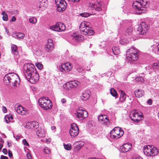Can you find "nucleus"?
Instances as JSON below:
<instances>
[{"label": "nucleus", "instance_id": "nucleus-27", "mask_svg": "<svg viewBox=\"0 0 159 159\" xmlns=\"http://www.w3.org/2000/svg\"><path fill=\"white\" fill-rule=\"evenodd\" d=\"M36 134L39 137H42L44 136L45 135L44 130L42 129H39L36 132Z\"/></svg>", "mask_w": 159, "mask_h": 159}, {"label": "nucleus", "instance_id": "nucleus-17", "mask_svg": "<svg viewBox=\"0 0 159 159\" xmlns=\"http://www.w3.org/2000/svg\"><path fill=\"white\" fill-rule=\"evenodd\" d=\"M61 67H60V70L62 72L69 71L72 68L71 64L67 62L61 65Z\"/></svg>", "mask_w": 159, "mask_h": 159}, {"label": "nucleus", "instance_id": "nucleus-60", "mask_svg": "<svg viewBox=\"0 0 159 159\" xmlns=\"http://www.w3.org/2000/svg\"><path fill=\"white\" fill-rule=\"evenodd\" d=\"M56 129V127L55 126H52L51 127V129L52 130H55Z\"/></svg>", "mask_w": 159, "mask_h": 159}, {"label": "nucleus", "instance_id": "nucleus-61", "mask_svg": "<svg viewBox=\"0 0 159 159\" xmlns=\"http://www.w3.org/2000/svg\"><path fill=\"white\" fill-rule=\"evenodd\" d=\"M10 117L11 119H13V117L11 115H10V116H8L7 117V118H8V120H9L10 119Z\"/></svg>", "mask_w": 159, "mask_h": 159}, {"label": "nucleus", "instance_id": "nucleus-32", "mask_svg": "<svg viewBox=\"0 0 159 159\" xmlns=\"http://www.w3.org/2000/svg\"><path fill=\"white\" fill-rule=\"evenodd\" d=\"M112 50L114 54L115 55H117L120 53V50L118 47H113L112 48Z\"/></svg>", "mask_w": 159, "mask_h": 159}, {"label": "nucleus", "instance_id": "nucleus-5", "mask_svg": "<svg viewBox=\"0 0 159 159\" xmlns=\"http://www.w3.org/2000/svg\"><path fill=\"white\" fill-rule=\"evenodd\" d=\"M87 22L86 21L82 22L80 25V29L84 35H93L94 34L93 30L91 28L87 25Z\"/></svg>", "mask_w": 159, "mask_h": 159}, {"label": "nucleus", "instance_id": "nucleus-7", "mask_svg": "<svg viewBox=\"0 0 159 159\" xmlns=\"http://www.w3.org/2000/svg\"><path fill=\"white\" fill-rule=\"evenodd\" d=\"M124 133L123 130L120 127H115L110 132L111 137L115 139L120 138Z\"/></svg>", "mask_w": 159, "mask_h": 159}, {"label": "nucleus", "instance_id": "nucleus-43", "mask_svg": "<svg viewBox=\"0 0 159 159\" xmlns=\"http://www.w3.org/2000/svg\"><path fill=\"white\" fill-rule=\"evenodd\" d=\"M80 16H81L82 17H87L89 16V13L86 12H84L81 13L80 14Z\"/></svg>", "mask_w": 159, "mask_h": 159}, {"label": "nucleus", "instance_id": "nucleus-55", "mask_svg": "<svg viewBox=\"0 0 159 159\" xmlns=\"http://www.w3.org/2000/svg\"><path fill=\"white\" fill-rule=\"evenodd\" d=\"M2 110L3 111V112L4 113H6L7 111V109L6 107H3L2 108Z\"/></svg>", "mask_w": 159, "mask_h": 159}, {"label": "nucleus", "instance_id": "nucleus-30", "mask_svg": "<svg viewBox=\"0 0 159 159\" xmlns=\"http://www.w3.org/2000/svg\"><path fill=\"white\" fill-rule=\"evenodd\" d=\"M75 144L76 145V149L77 150H79L80 148L83 146L84 143L82 141H80L76 142Z\"/></svg>", "mask_w": 159, "mask_h": 159}, {"label": "nucleus", "instance_id": "nucleus-24", "mask_svg": "<svg viewBox=\"0 0 159 159\" xmlns=\"http://www.w3.org/2000/svg\"><path fill=\"white\" fill-rule=\"evenodd\" d=\"M48 6V1L47 0H39V4L37 5V7L39 8L42 7H45Z\"/></svg>", "mask_w": 159, "mask_h": 159}, {"label": "nucleus", "instance_id": "nucleus-46", "mask_svg": "<svg viewBox=\"0 0 159 159\" xmlns=\"http://www.w3.org/2000/svg\"><path fill=\"white\" fill-rule=\"evenodd\" d=\"M77 70L78 72L81 73L83 71V69L81 67H79L77 69Z\"/></svg>", "mask_w": 159, "mask_h": 159}, {"label": "nucleus", "instance_id": "nucleus-2", "mask_svg": "<svg viewBox=\"0 0 159 159\" xmlns=\"http://www.w3.org/2000/svg\"><path fill=\"white\" fill-rule=\"evenodd\" d=\"M3 80L6 83H11L14 86H17L20 82L19 76L14 72L9 73L6 75Z\"/></svg>", "mask_w": 159, "mask_h": 159}, {"label": "nucleus", "instance_id": "nucleus-12", "mask_svg": "<svg viewBox=\"0 0 159 159\" xmlns=\"http://www.w3.org/2000/svg\"><path fill=\"white\" fill-rule=\"evenodd\" d=\"M50 28L51 30L54 31L61 32L64 31L65 30L66 26L63 23L58 22L55 25L51 26Z\"/></svg>", "mask_w": 159, "mask_h": 159}, {"label": "nucleus", "instance_id": "nucleus-4", "mask_svg": "<svg viewBox=\"0 0 159 159\" xmlns=\"http://www.w3.org/2000/svg\"><path fill=\"white\" fill-rule=\"evenodd\" d=\"M40 107L44 110H47L51 108L52 103L50 100L48 99V98L46 97L40 98L38 101Z\"/></svg>", "mask_w": 159, "mask_h": 159}, {"label": "nucleus", "instance_id": "nucleus-3", "mask_svg": "<svg viewBox=\"0 0 159 159\" xmlns=\"http://www.w3.org/2000/svg\"><path fill=\"white\" fill-rule=\"evenodd\" d=\"M148 0H136L132 4L133 7L137 14H140L145 10Z\"/></svg>", "mask_w": 159, "mask_h": 159}, {"label": "nucleus", "instance_id": "nucleus-8", "mask_svg": "<svg viewBox=\"0 0 159 159\" xmlns=\"http://www.w3.org/2000/svg\"><path fill=\"white\" fill-rule=\"evenodd\" d=\"M143 114L141 112H138L137 110H133L130 114V117L133 121L137 123L141 120L143 118Z\"/></svg>", "mask_w": 159, "mask_h": 159}, {"label": "nucleus", "instance_id": "nucleus-48", "mask_svg": "<svg viewBox=\"0 0 159 159\" xmlns=\"http://www.w3.org/2000/svg\"><path fill=\"white\" fill-rule=\"evenodd\" d=\"M137 80L142 82L143 80V78L142 77L139 76L137 78Z\"/></svg>", "mask_w": 159, "mask_h": 159}, {"label": "nucleus", "instance_id": "nucleus-47", "mask_svg": "<svg viewBox=\"0 0 159 159\" xmlns=\"http://www.w3.org/2000/svg\"><path fill=\"white\" fill-rule=\"evenodd\" d=\"M95 5L93 4H89V7L92 9H95Z\"/></svg>", "mask_w": 159, "mask_h": 159}, {"label": "nucleus", "instance_id": "nucleus-49", "mask_svg": "<svg viewBox=\"0 0 159 159\" xmlns=\"http://www.w3.org/2000/svg\"><path fill=\"white\" fill-rule=\"evenodd\" d=\"M8 153L9 156V157L10 158H11L12 157V156H13V155L12 153V152L11 151H10L9 150L8 151Z\"/></svg>", "mask_w": 159, "mask_h": 159}, {"label": "nucleus", "instance_id": "nucleus-15", "mask_svg": "<svg viewBox=\"0 0 159 159\" xmlns=\"http://www.w3.org/2000/svg\"><path fill=\"white\" fill-rule=\"evenodd\" d=\"M139 56V53L134 54V55H132V56H131V57L129 56H127L128 60V63L131 65L135 64L138 61Z\"/></svg>", "mask_w": 159, "mask_h": 159}, {"label": "nucleus", "instance_id": "nucleus-14", "mask_svg": "<svg viewBox=\"0 0 159 159\" xmlns=\"http://www.w3.org/2000/svg\"><path fill=\"white\" fill-rule=\"evenodd\" d=\"M98 121L104 125L108 126L110 124L108 116L106 115L101 114L98 116Z\"/></svg>", "mask_w": 159, "mask_h": 159}, {"label": "nucleus", "instance_id": "nucleus-62", "mask_svg": "<svg viewBox=\"0 0 159 159\" xmlns=\"http://www.w3.org/2000/svg\"><path fill=\"white\" fill-rule=\"evenodd\" d=\"M69 1H70L72 2H77L79 1L80 0H69Z\"/></svg>", "mask_w": 159, "mask_h": 159}, {"label": "nucleus", "instance_id": "nucleus-56", "mask_svg": "<svg viewBox=\"0 0 159 159\" xmlns=\"http://www.w3.org/2000/svg\"><path fill=\"white\" fill-rule=\"evenodd\" d=\"M14 137L17 140H19L20 139V137L19 135H16V136L14 135Z\"/></svg>", "mask_w": 159, "mask_h": 159}, {"label": "nucleus", "instance_id": "nucleus-22", "mask_svg": "<svg viewBox=\"0 0 159 159\" xmlns=\"http://www.w3.org/2000/svg\"><path fill=\"white\" fill-rule=\"evenodd\" d=\"M89 93H90V91L89 90H87L83 93L80 97L81 99L83 101L88 99L90 95Z\"/></svg>", "mask_w": 159, "mask_h": 159}, {"label": "nucleus", "instance_id": "nucleus-34", "mask_svg": "<svg viewBox=\"0 0 159 159\" xmlns=\"http://www.w3.org/2000/svg\"><path fill=\"white\" fill-rule=\"evenodd\" d=\"M133 29L131 27H129L126 30L125 34L130 36L132 34Z\"/></svg>", "mask_w": 159, "mask_h": 159}, {"label": "nucleus", "instance_id": "nucleus-53", "mask_svg": "<svg viewBox=\"0 0 159 159\" xmlns=\"http://www.w3.org/2000/svg\"><path fill=\"white\" fill-rule=\"evenodd\" d=\"M120 43L122 44H123L125 43V40L123 39L120 41Z\"/></svg>", "mask_w": 159, "mask_h": 159}, {"label": "nucleus", "instance_id": "nucleus-40", "mask_svg": "<svg viewBox=\"0 0 159 159\" xmlns=\"http://www.w3.org/2000/svg\"><path fill=\"white\" fill-rule=\"evenodd\" d=\"M153 69H159V62L153 63L152 65Z\"/></svg>", "mask_w": 159, "mask_h": 159}, {"label": "nucleus", "instance_id": "nucleus-20", "mask_svg": "<svg viewBox=\"0 0 159 159\" xmlns=\"http://www.w3.org/2000/svg\"><path fill=\"white\" fill-rule=\"evenodd\" d=\"M71 37L74 40L77 42H80L84 40L83 36L77 33H73L71 35Z\"/></svg>", "mask_w": 159, "mask_h": 159}, {"label": "nucleus", "instance_id": "nucleus-52", "mask_svg": "<svg viewBox=\"0 0 159 159\" xmlns=\"http://www.w3.org/2000/svg\"><path fill=\"white\" fill-rule=\"evenodd\" d=\"M28 159H30L31 158V154L30 153H28L27 154Z\"/></svg>", "mask_w": 159, "mask_h": 159}, {"label": "nucleus", "instance_id": "nucleus-16", "mask_svg": "<svg viewBox=\"0 0 159 159\" xmlns=\"http://www.w3.org/2000/svg\"><path fill=\"white\" fill-rule=\"evenodd\" d=\"M15 110L18 113L22 115H26L29 113L28 111L21 106L16 105Z\"/></svg>", "mask_w": 159, "mask_h": 159}, {"label": "nucleus", "instance_id": "nucleus-45", "mask_svg": "<svg viewBox=\"0 0 159 159\" xmlns=\"http://www.w3.org/2000/svg\"><path fill=\"white\" fill-rule=\"evenodd\" d=\"M22 142L24 145H25V146H29V143L27 142V141L25 139H23L22 140Z\"/></svg>", "mask_w": 159, "mask_h": 159}, {"label": "nucleus", "instance_id": "nucleus-54", "mask_svg": "<svg viewBox=\"0 0 159 159\" xmlns=\"http://www.w3.org/2000/svg\"><path fill=\"white\" fill-rule=\"evenodd\" d=\"M0 159H8V158L4 156H1Z\"/></svg>", "mask_w": 159, "mask_h": 159}, {"label": "nucleus", "instance_id": "nucleus-26", "mask_svg": "<svg viewBox=\"0 0 159 159\" xmlns=\"http://www.w3.org/2000/svg\"><path fill=\"white\" fill-rule=\"evenodd\" d=\"M11 50L12 51V52L16 56H19L18 55V52L17 51V47L15 45H12L11 46Z\"/></svg>", "mask_w": 159, "mask_h": 159}, {"label": "nucleus", "instance_id": "nucleus-36", "mask_svg": "<svg viewBox=\"0 0 159 159\" xmlns=\"http://www.w3.org/2000/svg\"><path fill=\"white\" fill-rule=\"evenodd\" d=\"M110 93L113 97H116L117 93L116 90L114 88H111L110 90Z\"/></svg>", "mask_w": 159, "mask_h": 159}, {"label": "nucleus", "instance_id": "nucleus-59", "mask_svg": "<svg viewBox=\"0 0 159 159\" xmlns=\"http://www.w3.org/2000/svg\"><path fill=\"white\" fill-rule=\"evenodd\" d=\"M105 42H102L101 44L100 45V46H101V47H102V48H104L105 47V46H103V45L104 44V45H105Z\"/></svg>", "mask_w": 159, "mask_h": 159}, {"label": "nucleus", "instance_id": "nucleus-23", "mask_svg": "<svg viewBox=\"0 0 159 159\" xmlns=\"http://www.w3.org/2000/svg\"><path fill=\"white\" fill-rule=\"evenodd\" d=\"M30 128L31 129H36L39 127V123L35 121H32L28 123Z\"/></svg>", "mask_w": 159, "mask_h": 159}, {"label": "nucleus", "instance_id": "nucleus-31", "mask_svg": "<svg viewBox=\"0 0 159 159\" xmlns=\"http://www.w3.org/2000/svg\"><path fill=\"white\" fill-rule=\"evenodd\" d=\"M103 3L102 2H98V5H96L94 9L98 11H100L102 10L101 7H102Z\"/></svg>", "mask_w": 159, "mask_h": 159}, {"label": "nucleus", "instance_id": "nucleus-64", "mask_svg": "<svg viewBox=\"0 0 159 159\" xmlns=\"http://www.w3.org/2000/svg\"><path fill=\"white\" fill-rule=\"evenodd\" d=\"M3 146V145L2 143H0V151L2 149V148Z\"/></svg>", "mask_w": 159, "mask_h": 159}, {"label": "nucleus", "instance_id": "nucleus-33", "mask_svg": "<svg viewBox=\"0 0 159 159\" xmlns=\"http://www.w3.org/2000/svg\"><path fill=\"white\" fill-rule=\"evenodd\" d=\"M152 48V51L155 53H158V52H159V50H158L159 48L158 47V45L156 46L155 45H153L151 47Z\"/></svg>", "mask_w": 159, "mask_h": 159}, {"label": "nucleus", "instance_id": "nucleus-25", "mask_svg": "<svg viewBox=\"0 0 159 159\" xmlns=\"http://www.w3.org/2000/svg\"><path fill=\"white\" fill-rule=\"evenodd\" d=\"M71 89L75 88L80 84L79 82L77 80H73L69 81Z\"/></svg>", "mask_w": 159, "mask_h": 159}, {"label": "nucleus", "instance_id": "nucleus-50", "mask_svg": "<svg viewBox=\"0 0 159 159\" xmlns=\"http://www.w3.org/2000/svg\"><path fill=\"white\" fill-rule=\"evenodd\" d=\"M147 103L149 105H151L152 104V101L151 99H149L148 100Z\"/></svg>", "mask_w": 159, "mask_h": 159}, {"label": "nucleus", "instance_id": "nucleus-29", "mask_svg": "<svg viewBox=\"0 0 159 159\" xmlns=\"http://www.w3.org/2000/svg\"><path fill=\"white\" fill-rule=\"evenodd\" d=\"M143 92L140 89L136 90L134 91V94L135 96L138 98L141 97L143 94Z\"/></svg>", "mask_w": 159, "mask_h": 159}, {"label": "nucleus", "instance_id": "nucleus-44", "mask_svg": "<svg viewBox=\"0 0 159 159\" xmlns=\"http://www.w3.org/2000/svg\"><path fill=\"white\" fill-rule=\"evenodd\" d=\"M37 67L39 69H42L43 67V65L42 64L40 63H38L35 64Z\"/></svg>", "mask_w": 159, "mask_h": 159}, {"label": "nucleus", "instance_id": "nucleus-63", "mask_svg": "<svg viewBox=\"0 0 159 159\" xmlns=\"http://www.w3.org/2000/svg\"><path fill=\"white\" fill-rule=\"evenodd\" d=\"M0 142L2 143H4V141L1 137H0Z\"/></svg>", "mask_w": 159, "mask_h": 159}, {"label": "nucleus", "instance_id": "nucleus-21", "mask_svg": "<svg viewBox=\"0 0 159 159\" xmlns=\"http://www.w3.org/2000/svg\"><path fill=\"white\" fill-rule=\"evenodd\" d=\"M139 53L138 52L137 49L135 48L134 47H131L129 49L128 51L126 52V55L127 56H129L131 57V56H132L131 55H134V54Z\"/></svg>", "mask_w": 159, "mask_h": 159}, {"label": "nucleus", "instance_id": "nucleus-11", "mask_svg": "<svg viewBox=\"0 0 159 159\" xmlns=\"http://www.w3.org/2000/svg\"><path fill=\"white\" fill-rule=\"evenodd\" d=\"M149 28L148 25L145 22H142L138 28L137 31L139 34L142 35H145Z\"/></svg>", "mask_w": 159, "mask_h": 159}, {"label": "nucleus", "instance_id": "nucleus-39", "mask_svg": "<svg viewBox=\"0 0 159 159\" xmlns=\"http://www.w3.org/2000/svg\"><path fill=\"white\" fill-rule=\"evenodd\" d=\"M43 152L44 153L49 154L51 153V151L49 148L46 147L43 149Z\"/></svg>", "mask_w": 159, "mask_h": 159}, {"label": "nucleus", "instance_id": "nucleus-19", "mask_svg": "<svg viewBox=\"0 0 159 159\" xmlns=\"http://www.w3.org/2000/svg\"><path fill=\"white\" fill-rule=\"evenodd\" d=\"M53 47L52 40L51 39H49L48 40V43L46 45L45 49L46 51L48 52L51 51Z\"/></svg>", "mask_w": 159, "mask_h": 159}, {"label": "nucleus", "instance_id": "nucleus-58", "mask_svg": "<svg viewBox=\"0 0 159 159\" xmlns=\"http://www.w3.org/2000/svg\"><path fill=\"white\" fill-rule=\"evenodd\" d=\"M66 99L65 98H62L61 100V102L62 103H64L66 102Z\"/></svg>", "mask_w": 159, "mask_h": 159}, {"label": "nucleus", "instance_id": "nucleus-18", "mask_svg": "<svg viewBox=\"0 0 159 159\" xmlns=\"http://www.w3.org/2000/svg\"><path fill=\"white\" fill-rule=\"evenodd\" d=\"M131 148L132 144L130 143H128L121 146L120 148V151L121 152H126L130 150Z\"/></svg>", "mask_w": 159, "mask_h": 159}, {"label": "nucleus", "instance_id": "nucleus-37", "mask_svg": "<svg viewBox=\"0 0 159 159\" xmlns=\"http://www.w3.org/2000/svg\"><path fill=\"white\" fill-rule=\"evenodd\" d=\"M2 15H3L2 19L4 21H7L8 20V16L7 14L4 11L2 12Z\"/></svg>", "mask_w": 159, "mask_h": 159}, {"label": "nucleus", "instance_id": "nucleus-13", "mask_svg": "<svg viewBox=\"0 0 159 159\" xmlns=\"http://www.w3.org/2000/svg\"><path fill=\"white\" fill-rule=\"evenodd\" d=\"M69 132L71 136L73 138L76 136L78 134L79 129L76 124L73 123L71 125V128Z\"/></svg>", "mask_w": 159, "mask_h": 159}, {"label": "nucleus", "instance_id": "nucleus-51", "mask_svg": "<svg viewBox=\"0 0 159 159\" xmlns=\"http://www.w3.org/2000/svg\"><path fill=\"white\" fill-rule=\"evenodd\" d=\"M2 152L5 154H7V149L5 148H3L2 150Z\"/></svg>", "mask_w": 159, "mask_h": 159}, {"label": "nucleus", "instance_id": "nucleus-35", "mask_svg": "<svg viewBox=\"0 0 159 159\" xmlns=\"http://www.w3.org/2000/svg\"><path fill=\"white\" fill-rule=\"evenodd\" d=\"M16 38L19 39H23L25 36L24 34L21 33H17L16 34Z\"/></svg>", "mask_w": 159, "mask_h": 159}, {"label": "nucleus", "instance_id": "nucleus-9", "mask_svg": "<svg viewBox=\"0 0 159 159\" xmlns=\"http://www.w3.org/2000/svg\"><path fill=\"white\" fill-rule=\"evenodd\" d=\"M76 117L79 120H82L86 118L88 116L87 112L83 109L82 108L80 107L77 110V113L75 114Z\"/></svg>", "mask_w": 159, "mask_h": 159}, {"label": "nucleus", "instance_id": "nucleus-28", "mask_svg": "<svg viewBox=\"0 0 159 159\" xmlns=\"http://www.w3.org/2000/svg\"><path fill=\"white\" fill-rule=\"evenodd\" d=\"M126 98V94L125 92L120 90V97L119 101L121 102H123L125 101Z\"/></svg>", "mask_w": 159, "mask_h": 159}, {"label": "nucleus", "instance_id": "nucleus-38", "mask_svg": "<svg viewBox=\"0 0 159 159\" xmlns=\"http://www.w3.org/2000/svg\"><path fill=\"white\" fill-rule=\"evenodd\" d=\"M63 87L66 90H69L70 88L71 89V86H70L69 82H66V83L64 84L63 85Z\"/></svg>", "mask_w": 159, "mask_h": 159}, {"label": "nucleus", "instance_id": "nucleus-41", "mask_svg": "<svg viewBox=\"0 0 159 159\" xmlns=\"http://www.w3.org/2000/svg\"><path fill=\"white\" fill-rule=\"evenodd\" d=\"M64 148L68 150H69L71 149V146L70 144H64Z\"/></svg>", "mask_w": 159, "mask_h": 159}, {"label": "nucleus", "instance_id": "nucleus-6", "mask_svg": "<svg viewBox=\"0 0 159 159\" xmlns=\"http://www.w3.org/2000/svg\"><path fill=\"white\" fill-rule=\"evenodd\" d=\"M143 152L144 154L148 156H154L157 155L158 150L153 145H146L143 148Z\"/></svg>", "mask_w": 159, "mask_h": 159}, {"label": "nucleus", "instance_id": "nucleus-42", "mask_svg": "<svg viewBox=\"0 0 159 159\" xmlns=\"http://www.w3.org/2000/svg\"><path fill=\"white\" fill-rule=\"evenodd\" d=\"M30 22L34 24L37 22V19L34 17H32L29 19Z\"/></svg>", "mask_w": 159, "mask_h": 159}, {"label": "nucleus", "instance_id": "nucleus-1", "mask_svg": "<svg viewBox=\"0 0 159 159\" xmlns=\"http://www.w3.org/2000/svg\"><path fill=\"white\" fill-rule=\"evenodd\" d=\"M24 68L25 78L32 84L37 82L39 79V75L36 71L34 65L28 63L24 65Z\"/></svg>", "mask_w": 159, "mask_h": 159}, {"label": "nucleus", "instance_id": "nucleus-10", "mask_svg": "<svg viewBox=\"0 0 159 159\" xmlns=\"http://www.w3.org/2000/svg\"><path fill=\"white\" fill-rule=\"evenodd\" d=\"M55 2L58 11H62L66 9L67 4L64 0H55Z\"/></svg>", "mask_w": 159, "mask_h": 159}, {"label": "nucleus", "instance_id": "nucleus-57", "mask_svg": "<svg viewBox=\"0 0 159 159\" xmlns=\"http://www.w3.org/2000/svg\"><path fill=\"white\" fill-rule=\"evenodd\" d=\"M16 20V18L14 16H13L11 19V21L12 22L15 21Z\"/></svg>", "mask_w": 159, "mask_h": 159}]
</instances>
